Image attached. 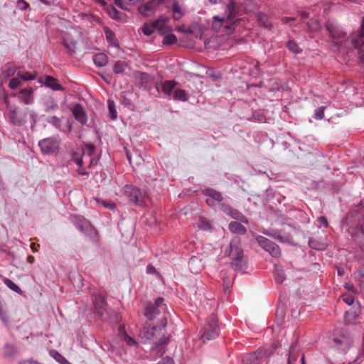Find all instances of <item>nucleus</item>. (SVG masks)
<instances>
[{"label":"nucleus","mask_w":364,"mask_h":364,"mask_svg":"<svg viewBox=\"0 0 364 364\" xmlns=\"http://www.w3.org/2000/svg\"><path fill=\"white\" fill-rule=\"evenodd\" d=\"M225 255L231 258V265L235 271L242 272L247 268V259L241 247V239L239 237H234L232 239Z\"/></svg>","instance_id":"nucleus-1"},{"label":"nucleus","mask_w":364,"mask_h":364,"mask_svg":"<svg viewBox=\"0 0 364 364\" xmlns=\"http://www.w3.org/2000/svg\"><path fill=\"white\" fill-rule=\"evenodd\" d=\"M106 297H94L92 304L100 318L102 321H109L113 324L120 323L122 316L120 314L108 308Z\"/></svg>","instance_id":"nucleus-2"},{"label":"nucleus","mask_w":364,"mask_h":364,"mask_svg":"<svg viewBox=\"0 0 364 364\" xmlns=\"http://www.w3.org/2000/svg\"><path fill=\"white\" fill-rule=\"evenodd\" d=\"M353 342V338L346 330L337 329L331 342V347L337 353L345 355L352 347Z\"/></svg>","instance_id":"nucleus-3"},{"label":"nucleus","mask_w":364,"mask_h":364,"mask_svg":"<svg viewBox=\"0 0 364 364\" xmlns=\"http://www.w3.org/2000/svg\"><path fill=\"white\" fill-rule=\"evenodd\" d=\"M220 333V328L218 324V318L216 314L212 313L205 321V323L200 331V338L203 343L215 340Z\"/></svg>","instance_id":"nucleus-4"},{"label":"nucleus","mask_w":364,"mask_h":364,"mask_svg":"<svg viewBox=\"0 0 364 364\" xmlns=\"http://www.w3.org/2000/svg\"><path fill=\"white\" fill-rule=\"evenodd\" d=\"M9 117L11 123L13 124V129L11 130L9 138L14 143L18 144L23 143V134L21 133L22 120L20 117L17 115V108L11 105H9Z\"/></svg>","instance_id":"nucleus-5"},{"label":"nucleus","mask_w":364,"mask_h":364,"mask_svg":"<svg viewBox=\"0 0 364 364\" xmlns=\"http://www.w3.org/2000/svg\"><path fill=\"white\" fill-rule=\"evenodd\" d=\"M299 298V297H292V301H290V297H279L276 311L277 315L283 318L287 311H290L293 316L296 314H299V311H297L298 307H294V304L297 303Z\"/></svg>","instance_id":"nucleus-6"},{"label":"nucleus","mask_w":364,"mask_h":364,"mask_svg":"<svg viewBox=\"0 0 364 364\" xmlns=\"http://www.w3.org/2000/svg\"><path fill=\"white\" fill-rule=\"evenodd\" d=\"M124 195L127 199L139 206L144 205L145 194L140 189L132 185H127L124 188Z\"/></svg>","instance_id":"nucleus-7"},{"label":"nucleus","mask_w":364,"mask_h":364,"mask_svg":"<svg viewBox=\"0 0 364 364\" xmlns=\"http://www.w3.org/2000/svg\"><path fill=\"white\" fill-rule=\"evenodd\" d=\"M272 353L267 354V349L259 348L257 350L247 355L243 359V364H261L264 358H269Z\"/></svg>","instance_id":"nucleus-8"},{"label":"nucleus","mask_w":364,"mask_h":364,"mask_svg":"<svg viewBox=\"0 0 364 364\" xmlns=\"http://www.w3.org/2000/svg\"><path fill=\"white\" fill-rule=\"evenodd\" d=\"M240 6L235 0H228L225 4L224 17L226 18L228 21L232 25L235 24L239 19H235L239 14Z\"/></svg>","instance_id":"nucleus-9"},{"label":"nucleus","mask_w":364,"mask_h":364,"mask_svg":"<svg viewBox=\"0 0 364 364\" xmlns=\"http://www.w3.org/2000/svg\"><path fill=\"white\" fill-rule=\"evenodd\" d=\"M256 240L262 248H263L265 251L269 252L272 256L274 257H278L280 256V248L274 242L262 236L257 237Z\"/></svg>","instance_id":"nucleus-10"},{"label":"nucleus","mask_w":364,"mask_h":364,"mask_svg":"<svg viewBox=\"0 0 364 364\" xmlns=\"http://www.w3.org/2000/svg\"><path fill=\"white\" fill-rule=\"evenodd\" d=\"M60 141L57 137H48L39 141L41 150L44 154L55 153L59 148Z\"/></svg>","instance_id":"nucleus-11"},{"label":"nucleus","mask_w":364,"mask_h":364,"mask_svg":"<svg viewBox=\"0 0 364 364\" xmlns=\"http://www.w3.org/2000/svg\"><path fill=\"white\" fill-rule=\"evenodd\" d=\"M70 220L80 232L83 233L94 232L95 234L96 233L90 223L84 217L75 215H71Z\"/></svg>","instance_id":"nucleus-12"},{"label":"nucleus","mask_w":364,"mask_h":364,"mask_svg":"<svg viewBox=\"0 0 364 364\" xmlns=\"http://www.w3.org/2000/svg\"><path fill=\"white\" fill-rule=\"evenodd\" d=\"M170 336L162 335L156 341L154 342L151 350L159 357H162L166 351V346L170 341Z\"/></svg>","instance_id":"nucleus-13"},{"label":"nucleus","mask_w":364,"mask_h":364,"mask_svg":"<svg viewBox=\"0 0 364 364\" xmlns=\"http://www.w3.org/2000/svg\"><path fill=\"white\" fill-rule=\"evenodd\" d=\"M166 21V18L161 16L156 21L145 23L141 28V31L144 35L151 36L156 28L161 30Z\"/></svg>","instance_id":"nucleus-14"},{"label":"nucleus","mask_w":364,"mask_h":364,"mask_svg":"<svg viewBox=\"0 0 364 364\" xmlns=\"http://www.w3.org/2000/svg\"><path fill=\"white\" fill-rule=\"evenodd\" d=\"M163 301V297H156L154 304L147 305L144 311V315L149 320H153L155 316L160 313L159 307Z\"/></svg>","instance_id":"nucleus-15"},{"label":"nucleus","mask_w":364,"mask_h":364,"mask_svg":"<svg viewBox=\"0 0 364 364\" xmlns=\"http://www.w3.org/2000/svg\"><path fill=\"white\" fill-rule=\"evenodd\" d=\"M165 328V324L160 326H153L151 327H144L141 332V339L144 343L151 341L156 336V333Z\"/></svg>","instance_id":"nucleus-16"},{"label":"nucleus","mask_w":364,"mask_h":364,"mask_svg":"<svg viewBox=\"0 0 364 364\" xmlns=\"http://www.w3.org/2000/svg\"><path fill=\"white\" fill-rule=\"evenodd\" d=\"M177 84L175 80H165L157 83L155 87L158 92L161 90L164 94L170 99L171 95Z\"/></svg>","instance_id":"nucleus-17"},{"label":"nucleus","mask_w":364,"mask_h":364,"mask_svg":"<svg viewBox=\"0 0 364 364\" xmlns=\"http://www.w3.org/2000/svg\"><path fill=\"white\" fill-rule=\"evenodd\" d=\"M326 28L330 36L335 39L343 38L346 36V33L343 31L337 25L331 21H327Z\"/></svg>","instance_id":"nucleus-18"},{"label":"nucleus","mask_w":364,"mask_h":364,"mask_svg":"<svg viewBox=\"0 0 364 364\" xmlns=\"http://www.w3.org/2000/svg\"><path fill=\"white\" fill-rule=\"evenodd\" d=\"M72 113L75 119L82 125H85L87 121L86 112L80 104H76L72 109Z\"/></svg>","instance_id":"nucleus-19"},{"label":"nucleus","mask_w":364,"mask_h":364,"mask_svg":"<svg viewBox=\"0 0 364 364\" xmlns=\"http://www.w3.org/2000/svg\"><path fill=\"white\" fill-rule=\"evenodd\" d=\"M118 336L120 339L126 343V344L129 347H136L138 346L137 342L135 341L134 338L130 336L126 331L125 327L122 325L119 326L118 327Z\"/></svg>","instance_id":"nucleus-20"},{"label":"nucleus","mask_w":364,"mask_h":364,"mask_svg":"<svg viewBox=\"0 0 364 364\" xmlns=\"http://www.w3.org/2000/svg\"><path fill=\"white\" fill-rule=\"evenodd\" d=\"M357 307L353 306L352 309L347 311L345 313V322L348 324H352L355 322V319L359 316L360 313V306L358 301L356 302Z\"/></svg>","instance_id":"nucleus-21"},{"label":"nucleus","mask_w":364,"mask_h":364,"mask_svg":"<svg viewBox=\"0 0 364 364\" xmlns=\"http://www.w3.org/2000/svg\"><path fill=\"white\" fill-rule=\"evenodd\" d=\"M351 43L355 48L364 46V17L362 19L360 30L356 36L352 39Z\"/></svg>","instance_id":"nucleus-22"},{"label":"nucleus","mask_w":364,"mask_h":364,"mask_svg":"<svg viewBox=\"0 0 364 364\" xmlns=\"http://www.w3.org/2000/svg\"><path fill=\"white\" fill-rule=\"evenodd\" d=\"M224 211L226 213V214H228L232 218L237 220L240 221L241 223L248 224L247 218L237 210L234 209L231 207H226L224 209Z\"/></svg>","instance_id":"nucleus-23"},{"label":"nucleus","mask_w":364,"mask_h":364,"mask_svg":"<svg viewBox=\"0 0 364 364\" xmlns=\"http://www.w3.org/2000/svg\"><path fill=\"white\" fill-rule=\"evenodd\" d=\"M155 8V4L151 0L146 4L141 5L138 8V11L144 16H150L154 14Z\"/></svg>","instance_id":"nucleus-24"},{"label":"nucleus","mask_w":364,"mask_h":364,"mask_svg":"<svg viewBox=\"0 0 364 364\" xmlns=\"http://www.w3.org/2000/svg\"><path fill=\"white\" fill-rule=\"evenodd\" d=\"M230 231L234 234L245 235L247 232V229L241 223L235 221L230 222L228 225Z\"/></svg>","instance_id":"nucleus-25"},{"label":"nucleus","mask_w":364,"mask_h":364,"mask_svg":"<svg viewBox=\"0 0 364 364\" xmlns=\"http://www.w3.org/2000/svg\"><path fill=\"white\" fill-rule=\"evenodd\" d=\"M44 84L53 90H63L62 86L58 82L57 79L50 75L46 77Z\"/></svg>","instance_id":"nucleus-26"},{"label":"nucleus","mask_w":364,"mask_h":364,"mask_svg":"<svg viewBox=\"0 0 364 364\" xmlns=\"http://www.w3.org/2000/svg\"><path fill=\"white\" fill-rule=\"evenodd\" d=\"M173 18L175 21L179 20L184 14L183 10L177 1H173L172 5Z\"/></svg>","instance_id":"nucleus-27"},{"label":"nucleus","mask_w":364,"mask_h":364,"mask_svg":"<svg viewBox=\"0 0 364 364\" xmlns=\"http://www.w3.org/2000/svg\"><path fill=\"white\" fill-rule=\"evenodd\" d=\"M349 364H364V335L363 336L360 347L355 358Z\"/></svg>","instance_id":"nucleus-28"},{"label":"nucleus","mask_w":364,"mask_h":364,"mask_svg":"<svg viewBox=\"0 0 364 364\" xmlns=\"http://www.w3.org/2000/svg\"><path fill=\"white\" fill-rule=\"evenodd\" d=\"M93 61L97 67H103L107 63V57L105 53H97L93 55Z\"/></svg>","instance_id":"nucleus-29"},{"label":"nucleus","mask_w":364,"mask_h":364,"mask_svg":"<svg viewBox=\"0 0 364 364\" xmlns=\"http://www.w3.org/2000/svg\"><path fill=\"white\" fill-rule=\"evenodd\" d=\"M205 196H210L212 199L220 202L223 200V196L220 192L217 191L213 188H206L203 191Z\"/></svg>","instance_id":"nucleus-30"},{"label":"nucleus","mask_w":364,"mask_h":364,"mask_svg":"<svg viewBox=\"0 0 364 364\" xmlns=\"http://www.w3.org/2000/svg\"><path fill=\"white\" fill-rule=\"evenodd\" d=\"M274 279L278 284L282 283L286 279V275L283 269L278 266H276L274 268Z\"/></svg>","instance_id":"nucleus-31"},{"label":"nucleus","mask_w":364,"mask_h":364,"mask_svg":"<svg viewBox=\"0 0 364 364\" xmlns=\"http://www.w3.org/2000/svg\"><path fill=\"white\" fill-rule=\"evenodd\" d=\"M257 21L259 25L264 28H268L271 26V23L269 21V16L264 13H258Z\"/></svg>","instance_id":"nucleus-32"},{"label":"nucleus","mask_w":364,"mask_h":364,"mask_svg":"<svg viewBox=\"0 0 364 364\" xmlns=\"http://www.w3.org/2000/svg\"><path fill=\"white\" fill-rule=\"evenodd\" d=\"M105 33L107 41L109 43H112L113 46L117 47L118 43H117V40L115 39V35H114V32L112 30H110L109 28H105Z\"/></svg>","instance_id":"nucleus-33"},{"label":"nucleus","mask_w":364,"mask_h":364,"mask_svg":"<svg viewBox=\"0 0 364 364\" xmlns=\"http://www.w3.org/2000/svg\"><path fill=\"white\" fill-rule=\"evenodd\" d=\"M49 355L60 364H63L66 360L62 354L55 349L50 350Z\"/></svg>","instance_id":"nucleus-34"},{"label":"nucleus","mask_w":364,"mask_h":364,"mask_svg":"<svg viewBox=\"0 0 364 364\" xmlns=\"http://www.w3.org/2000/svg\"><path fill=\"white\" fill-rule=\"evenodd\" d=\"M173 97L175 100H180V101L187 100V93L184 90H181V89L175 90Z\"/></svg>","instance_id":"nucleus-35"},{"label":"nucleus","mask_w":364,"mask_h":364,"mask_svg":"<svg viewBox=\"0 0 364 364\" xmlns=\"http://www.w3.org/2000/svg\"><path fill=\"white\" fill-rule=\"evenodd\" d=\"M355 279L359 282L360 289L364 291V265L358 270Z\"/></svg>","instance_id":"nucleus-36"},{"label":"nucleus","mask_w":364,"mask_h":364,"mask_svg":"<svg viewBox=\"0 0 364 364\" xmlns=\"http://www.w3.org/2000/svg\"><path fill=\"white\" fill-rule=\"evenodd\" d=\"M213 21L212 23V27L214 30L218 31L221 26H223V23L224 22L225 17H220L218 16H213Z\"/></svg>","instance_id":"nucleus-37"},{"label":"nucleus","mask_w":364,"mask_h":364,"mask_svg":"<svg viewBox=\"0 0 364 364\" xmlns=\"http://www.w3.org/2000/svg\"><path fill=\"white\" fill-rule=\"evenodd\" d=\"M127 67V63L124 61L118 60L113 66V71L116 74L122 73Z\"/></svg>","instance_id":"nucleus-38"},{"label":"nucleus","mask_w":364,"mask_h":364,"mask_svg":"<svg viewBox=\"0 0 364 364\" xmlns=\"http://www.w3.org/2000/svg\"><path fill=\"white\" fill-rule=\"evenodd\" d=\"M95 152V147L93 145L87 144L85 146L83 149V158L86 160L88 158H90Z\"/></svg>","instance_id":"nucleus-39"},{"label":"nucleus","mask_w":364,"mask_h":364,"mask_svg":"<svg viewBox=\"0 0 364 364\" xmlns=\"http://www.w3.org/2000/svg\"><path fill=\"white\" fill-rule=\"evenodd\" d=\"M4 284L8 288L11 289L14 292H16L18 294L22 293L21 288L17 284H16L12 280L9 279H5Z\"/></svg>","instance_id":"nucleus-40"},{"label":"nucleus","mask_w":364,"mask_h":364,"mask_svg":"<svg viewBox=\"0 0 364 364\" xmlns=\"http://www.w3.org/2000/svg\"><path fill=\"white\" fill-rule=\"evenodd\" d=\"M33 90L31 87L24 88V104L28 105L33 102Z\"/></svg>","instance_id":"nucleus-41"},{"label":"nucleus","mask_w":364,"mask_h":364,"mask_svg":"<svg viewBox=\"0 0 364 364\" xmlns=\"http://www.w3.org/2000/svg\"><path fill=\"white\" fill-rule=\"evenodd\" d=\"M287 47L291 52L295 54H299L302 51V50L298 46L297 43L294 41H289L287 43Z\"/></svg>","instance_id":"nucleus-42"},{"label":"nucleus","mask_w":364,"mask_h":364,"mask_svg":"<svg viewBox=\"0 0 364 364\" xmlns=\"http://www.w3.org/2000/svg\"><path fill=\"white\" fill-rule=\"evenodd\" d=\"M177 41V38L174 34L166 35L163 39V44L165 45H173Z\"/></svg>","instance_id":"nucleus-43"},{"label":"nucleus","mask_w":364,"mask_h":364,"mask_svg":"<svg viewBox=\"0 0 364 364\" xmlns=\"http://www.w3.org/2000/svg\"><path fill=\"white\" fill-rule=\"evenodd\" d=\"M47 122L49 124H51L53 126H54L57 129L62 130L60 128V127H61V119L60 118L57 117L55 116H53V117H50L49 119H48Z\"/></svg>","instance_id":"nucleus-44"},{"label":"nucleus","mask_w":364,"mask_h":364,"mask_svg":"<svg viewBox=\"0 0 364 364\" xmlns=\"http://www.w3.org/2000/svg\"><path fill=\"white\" fill-rule=\"evenodd\" d=\"M108 109L112 119H115L117 117V111L115 109V104L112 100H108Z\"/></svg>","instance_id":"nucleus-45"},{"label":"nucleus","mask_w":364,"mask_h":364,"mask_svg":"<svg viewBox=\"0 0 364 364\" xmlns=\"http://www.w3.org/2000/svg\"><path fill=\"white\" fill-rule=\"evenodd\" d=\"M75 42L74 41H71V42H68L67 40H65L64 41V46L67 48L68 49V53L70 55H73L74 53H75Z\"/></svg>","instance_id":"nucleus-46"},{"label":"nucleus","mask_w":364,"mask_h":364,"mask_svg":"<svg viewBox=\"0 0 364 364\" xmlns=\"http://www.w3.org/2000/svg\"><path fill=\"white\" fill-rule=\"evenodd\" d=\"M4 353L6 356L11 357L16 353V348L12 345H6L4 348Z\"/></svg>","instance_id":"nucleus-47"},{"label":"nucleus","mask_w":364,"mask_h":364,"mask_svg":"<svg viewBox=\"0 0 364 364\" xmlns=\"http://www.w3.org/2000/svg\"><path fill=\"white\" fill-rule=\"evenodd\" d=\"M281 346H282V343L279 341H273L271 345L270 348L267 350V354L270 353H272V355L274 353V352H276L277 350V349L281 348Z\"/></svg>","instance_id":"nucleus-48"},{"label":"nucleus","mask_w":364,"mask_h":364,"mask_svg":"<svg viewBox=\"0 0 364 364\" xmlns=\"http://www.w3.org/2000/svg\"><path fill=\"white\" fill-rule=\"evenodd\" d=\"M58 104L53 100H48L46 103V111L50 112L58 109Z\"/></svg>","instance_id":"nucleus-49"},{"label":"nucleus","mask_w":364,"mask_h":364,"mask_svg":"<svg viewBox=\"0 0 364 364\" xmlns=\"http://www.w3.org/2000/svg\"><path fill=\"white\" fill-rule=\"evenodd\" d=\"M223 288L225 294H230L232 293V284L230 281L224 279Z\"/></svg>","instance_id":"nucleus-50"},{"label":"nucleus","mask_w":364,"mask_h":364,"mask_svg":"<svg viewBox=\"0 0 364 364\" xmlns=\"http://www.w3.org/2000/svg\"><path fill=\"white\" fill-rule=\"evenodd\" d=\"M73 160L80 166H82V164L84 162V160H85L84 158H83V156L80 154H77V153H74L73 154Z\"/></svg>","instance_id":"nucleus-51"},{"label":"nucleus","mask_w":364,"mask_h":364,"mask_svg":"<svg viewBox=\"0 0 364 364\" xmlns=\"http://www.w3.org/2000/svg\"><path fill=\"white\" fill-rule=\"evenodd\" d=\"M325 107L321 106L315 110L314 118L316 119H322L324 117Z\"/></svg>","instance_id":"nucleus-52"},{"label":"nucleus","mask_w":364,"mask_h":364,"mask_svg":"<svg viewBox=\"0 0 364 364\" xmlns=\"http://www.w3.org/2000/svg\"><path fill=\"white\" fill-rule=\"evenodd\" d=\"M355 297H342V299H343V302L345 304H346L347 305L353 306H353L357 307L358 306V305L356 304L357 301H355ZM340 299H341V297H340Z\"/></svg>","instance_id":"nucleus-53"},{"label":"nucleus","mask_w":364,"mask_h":364,"mask_svg":"<svg viewBox=\"0 0 364 364\" xmlns=\"http://www.w3.org/2000/svg\"><path fill=\"white\" fill-rule=\"evenodd\" d=\"M20 82L21 81L19 79L13 77L9 80V87L12 90H14L20 85Z\"/></svg>","instance_id":"nucleus-54"},{"label":"nucleus","mask_w":364,"mask_h":364,"mask_svg":"<svg viewBox=\"0 0 364 364\" xmlns=\"http://www.w3.org/2000/svg\"><path fill=\"white\" fill-rule=\"evenodd\" d=\"M146 272L148 274H155L159 278L161 277V274H159V272H158L157 270L155 269V267L151 264L147 265Z\"/></svg>","instance_id":"nucleus-55"},{"label":"nucleus","mask_w":364,"mask_h":364,"mask_svg":"<svg viewBox=\"0 0 364 364\" xmlns=\"http://www.w3.org/2000/svg\"><path fill=\"white\" fill-rule=\"evenodd\" d=\"M150 77H151L149 74L142 73L140 77L141 80H142V82L139 84V87H144V82H148L150 80Z\"/></svg>","instance_id":"nucleus-56"},{"label":"nucleus","mask_w":364,"mask_h":364,"mask_svg":"<svg viewBox=\"0 0 364 364\" xmlns=\"http://www.w3.org/2000/svg\"><path fill=\"white\" fill-rule=\"evenodd\" d=\"M109 14L114 19L119 18L120 13L114 8L111 9Z\"/></svg>","instance_id":"nucleus-57"},{"label":"nucleus","mask_w":364,"mask_h":364,"mask_svg":"<svg viewBox=\"0 0 364 364\" xmlns=\"http://www.w3.org/2000/svg\"><path fill=\"white\" fill-rule=\"evenodd\" d=\"M102 205L104 207H105L109 210H112L115 208V204L111 201H103Z\"/></svg>","instance_id":"nucleus-58"},{"label":"nucleus","mask_w":364,"mask_h":364,"mask_svg":"<svg viewBox=\"0 0 364 364\" xmlns=\"http://www.w3.org/2000/svg\"><path fill=\"white\" fill-rule=\"evenodd\" d=\"M35 78V74H32L28 72H24V81L34 80Z\"/></svg>","instance_id":"nucleus-59"},{"label":"nucleus","mask_w":364,"mask_h":364,"mask_svg":"<svg viewBox=\"0 0 364 364\" xmlns=\"http://www.w3.org/2000/svg\"><path fill=\"white\" fill-rule=\"evenodd\" d=\"M200 228L203 230H208L210 228V225L208 222L205 221L204 220H201Z\"/></svg>","instance_id":"nucleus-60"},{"label":"nucleus","mask_w":364,"mask_h":364,"mask_svg":"<svg viewBox=\"0 0 364 364\" xmlns=\"http://www.w3.org/2000/svg\"><path fill=\"white\" fill-rule=\"evenodd\" d=\"M309 245L311 248L316 249V250L319 249L317 242L314 239H310L309 240Z\"/></svg>","instance_id":"nucleus-61"},{"label":"nucleus","mask_w":364,"mask_h":364,"mask_svg":"<svg viewBox=\"0 0 364 364\" xmlns=\"http://www.w3.org/2000/svg\"><path fill=\"white\" fill-rule=\"evenodd\" d=\"M318 222L322 224L325 228L328 227V221L326 217L321 216L318 218Z\"/></svg>","instance_id":"nucleus-62"},{"label":"nucleus","mask_w":364,"mask_h":364,"mask_svg":"<svg viewBox=\"0 0 364 364\" xmlns=\"http://www.w3.org/2000/svg\"><path fill=\"white\" fill-rule=\"evenodd\" d=\"M356 233L357 234H360V235L364 236V223L358 225L356 227Z\"/></svg>","instance_id":"nucleus-63"},{"label":"nucleus","mask_w":364,"mask_h":364,"mask_svg":"<svg viewBox=\"0 0 364 364\" xmlns=\"http://www.w3.org/2000/svg\"><path fill=\"white\" fill-rule=\"evenodd\" d=\"M309 27L314 30H317L319 28V25L316 21H311V24L309 23Z\"/></svg>","instance_id":"nucleus-64"}]
</instances>
